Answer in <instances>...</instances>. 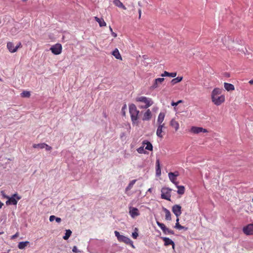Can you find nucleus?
Here are the masks:
<instances>
[{
  "label": "nucleus",
  "instance_id": "1",
  "mask_svg": "<svg viewBox=\"0 0 253 253\" xmlns=\"http://www.w3.org/2000/svg\"><path fill=\"white\" fill-rule=\"evenodd\" d=\"M222 90L221 88H214L211 92V100L216 106H219L225 101L224 95L221 94Z\"/></svg>",
  "mask_w": 253,
  "mask_h": 253
},
{
  "label": "nucleus",
  "instance_id": "2",
  "mask_svg": "<svg viewBox=\"0 0 253 253\" xmlns=\"http://www.w3.org/2000/svg\"><path fill=\"white\" fill-rule=\"evenodd\" d=\"M135 100L137 102L143 104V105H139L138 106L140 109H147L153 104V101L151 98L143 96L136 97Z\"/></svg>",
  "mask_w": 253,
  "mask_h": 253
},
{
  "label": "nucleus",
  "instance_id": "3",
  "mask_svg": "<svg viewBox=\"0 0 253 253\" xmlns=\"http://www.w3.org/2000/svg\"><path fill=\"white\" fill-rule=\"evenodd\" d=\"M129 111L132 124L138 125V119L139 111L137 109L134 104H132L129 106Z\"/></svg>",
  "mask_w": 253,
  "mask_h": 253
},
{
  "label": "nucleus",
  "instance_id": "4",
  "mask_svg": "<svg viewBox=\"0 0 253 253\" xmlns=\"http://www.w3.org/2000/svg\"><path fill=\"white\" fill-rule=\"evenodd\" d=\"M114 233L119 242H123L127 245H130L133 248H134L133 242L129 238L124 235H120V233L117 231H115Z\"/></svg>",
  "mask_w": 253,
  "mask_h": 253
},
{
  "label": "nucleus",
  "instance_id": "5",
  "mask_svg": "<svg viewBox=\"0 0 253 253\" xmlns=\"http://www.w3.org/2000/svg\"><path fill=\"white\" fill-rule=\"evenodd\" d=\"M172 190L168 187H163L161 189V198L170 201L171 192Z\"/></svg>",
  "mask_w": 253,
  "mask_h": 253
},
{
  "label": "nucleus",
  "instance_id": "6",
  "mask_svg": "<svg viewBox=\"0 0 253 253\" xmlns=\"http://www.w3.org/2000/svg\"><path fill=\"white\" fill-rule=\"evenodd\" d=\"M189 131L193 134H197L201 132L203 133H207L208 132V130L202 127H198V126H193L191 127L190 129L189 130Z\"/></svg>",
  "mask_w": 253,
  "mask_h": 253
},
{
  "label": "nucleus",
  "instance_id": "7",
  "mask_svg": "<svg viewBox=\"0 0 253 253\" xmlns=\"http://www.w3.org/2000/svg\"><path fill=\"white\" fill-rule=\"evenodd\" d=\"M21 197L19 196L17 194H13L12 197H9V199L6 202L7 205H16L17 204L18 200L21 199Z\"/></svg>",
  "mask_w": 253,
  "mask_h": 253
},
{
  "label": "nucleus",
  "instance_id": "8",
  "mask_svg": "<svg viewBox=\"0 0 253 253\" xmlns=\"http://www.w3.org/2000/svg\"><path fill=\"white\" fill-rule=\"evenodd\" d=\"M50 50L51 51L53 54L55 55H59L62 52V47L61 44L56 43L52 45L50 47Z\"/></svg>",
  "mask_w": 253,
  "mask_h": 253
},
{
  "label": "nucleus",
  "instance_id": "9",
  "mask_svg": "<svg viewBox=\"0 0 253 253\" xmlns=\"http://www.w3.org/2000/svg\"><path fill=\"white\" fill-rule=\"evenodd\" d=\"M157 225L161 228L163 232L165 234L168 233L170 234H174V231L166 227L164 223H161L159 221H157Z\"/></svg>",
  "mask_w": 253,
  "mask_h": 253
},
{
  "label": "nucleus",
  "instance_id": "10",
  "mask_svg": "<svg viewBox=\"0 0 253 253\" xmlns=\"http://www.w3.org/2000/svg\"><path fill=\"white\" fill-rule=\"evenodd\" d=\"M172 211L175 215L177 218H179V216L182 213L181 207L179 205H174L172 207Z\"/></svg>",
  "mask_w": 253,
  "mask_h": 253
},
{
  "label": "nucleus",
  "instance_id": "11",
  "mask_svg": "<svg viewBox=\"0 0 253 253\" xmlns=\"http://www.w3.org/2000/svg\"><path fill=\"white\" fill-rule=\"evenodd\" d=\"M243 232L247 235H253V224H249L243 229Z\"/></svg>",
  "mask_w": 253,
  "mask_h": 253
},
{
  "label": "nucleus",
  "instance_id": "12",
  "mask_svg": "<svg viewBox=\"0 0 253 253\" xmlns=\"http://www.w3.org/2000/svg\"><path fill=\"white\" fill-rule=\"evenodd\" d=\"M129 213L132 218H134L140 215L138 209L132 207L129 208Z\"/></svg>",
  "mask_w": 253,
  "mask_h": 253
},
{
  "label": "nucleus",
  "instance_id": "13",
  "mask_svg": "<svg viewBox=\"0 0 253 253\" xmlns=\"http://www.w3.org/2000/svg\"><path fill=\"white\" fill-rule=\"evenodd\" d=\"M165 80L164 78H157L155 79L154 81V83L151 86V88L152 89H155L159 86L160 84H161Z\"/></svg>",
  "mask_w": 253,
  "mask_h": 253
},
{
  "label": "nucleus",
  "instance_id": "14",
  "mask_svg": "<svg viewBox=\"0 0 253 253\" xmlns=\"http://www.w3.org/2000/svg\"><path fill=\"white\" fill-rule=\"evenodd\" d=\"M152 118V113L150 109H147L144 113L142 117L143 121H149Z\"/></svg>",
  "mask_w": 253,
  "mask_h": 253
},
{
  "label": "nucleus",
  "instance_id": "15",
  "mask_svg": "<svg viewBox=\"0 0 253 253\" xmlns=\"http://www.w3.org/2000/svg\"><path fill=\"white\" fill-rule=\"evenodd\" d=\"M161 239H162L164 241V245L165 246L172 245L173 249H174V243L171 239L167 237H161Z\"/></svg>",
  "mask_w": 253,
  "mask_h": 253
},
{
  "label": "nucleus",
  "instance_id": "16",
  "mask_svg": "<svg viewBox=\"0 0 253 253\" xmlns=\"http://www.w3.org/2000/svg\"><path fill=\"white\" fill-rule=\"evenodd\" d=\"M142 145L145 147L146 150L152 151L153 150L152 144L147 140H144L142 142Z\"/></svg>",
  "mask_w": 253,
  "mask_h": 253
},
{
  "label": "nucleus",
  "instance_id": "17",
  "mask_svg": "<svg viewBox=\"0 0 253 253\" xmlns=\"http://www.w3.org/2000/svg\"><path fill=\"white\" fill-rule=\"evenodd\" d=\"M165 125H159V126L157 128L156 134L160 138L163 137V128L164 127Z\"/></svg>",
  "mask_w": 253,
  "mask_h": 253
},
{
  "label": "nucleus",
  "instance_id": "18",
  "mask_svg": "<svg viewBox=\"0 0 253 253\" xmlns=\"http://www.w3.org/2000/svg\"><path fill=\"white\" fill-rule=\"evenodd\" d=\"M7 48L9 51V52L11 53H14L16 52V48L14 46V45L12 42H8L7 43Z\"/></svg>",
  "mask_w": 253,
  "mask_h": 253
},
{
  "label": "nucleus",
  "instance_id": "19",
  "mask_svg": "<svg viewBox=\"0 0 253 253\" xmlns=\"http://www.w3.org/2000/svg\"><path fill=\"white\" fill-rule=\"evenodd\" d=\"M163 210L165 213V219L168 221H170L171 220V214L169 210L166 209V208H163Z\"/></svg>",
  "mask_w": 253,
  "mask_h": 253
},
{
  "label": "nucleus",
  "instance_id": "20",
  "mask_svg": "<svg viewBox=\"0 0 253 253\" xmlns=\"http://www.w3.org/2000/svg\"><path fill=\"white\" fill-rule=\"evenodd\" d=\"M170 125L175 129V131H177L179 129V123L174 119H172L171 120Z\"/></svg>",
  "mask_w": 253,
  "mask_h": 253
},
{
  "label": "nucleus",
  "instance_id": "21",
  "mask_svg": "<svg viewBox=\"0 0 253 253\" xmlns=\"http://www.w3.org/2000/svg\"><path fill=\"white\" fill-rule=\"evenodd\" d=\"M165 117V114L163 112H161L158 116L157 123L159 125H165V124L163 123V122L164 120V118Z\"/></svg>",
  "mask_w": 253,
  "mask_h": 253
},
{
  "label": "nucleus",
  "instance_id": "22",
  "mask_svg": "<svg viewBox=\"0 0 253 253\" xmlns=\"http://www.w3.org/2000/svg\"><path fill=\"white\" fill-rule=\"evenodd\" d=\"M224 87L228 91H233L235 89V87L233 84L227 83H224Z\"/></svg>",
  "mask_w": 253,
  "mask_h": 253
},
{
  "label": "nucleus",
  "instance_id": "23",
  "mask_svg": "<svg viewBox=\"0 0 253 253\" xmlns=\"http://www.w3.org/2000/svg\"><path fill=\"white\" fill-rule=\"evenodd\" d=\"M113 3L118 7L122 8L124 10L126 9V7L123 4V3L120 0H114Z\"/></svg>",
  "mask_w": 253,
  "mask_h": 253
},
{
  "label": "nucleus",
  "instance_id": "24",
  "mask_svg": "<svg viewBox=\"0 0 253 253\" xmlns=\"http://www.w3.org/2000/svg\"><path fill=\"white\" fill-rule=\"evenodd\" d=\"M94 19L98 23L100 27H104L106 26V23L103 18H99L95 16L94 17Z\"/></svg>",
  "mask_w": 253,
  "mask_h": 253
},
{
  "label": "nucleus",
  "instance_id": "25",
  "mask_svg": "<svg viewBox=\"0 0 253 253\" xmlns=\"http://www.w3.org/2000/svg\"><path fill=\"white\" fill-rule=\"evenodd\" d=\"M169 178L170 181L173 183L175 186H177V185L178 184V182L176 181V177L173 175L172 174H171L170 173H169L168 174Z\"/></svg>",
  "mask_w": 253,
  "mask_h": 253
},
{
  "label": "nucleus",
  "instance_id": "26",
  "mask_svg": "<svg viewBox=\"0 0 253 253\" xmlns=\"http://www.w3.org/2000/svg\"><path fill=\"white\" fill-rule=\"evenodd\" d=\"M29 244V241L21 242L19 243L18 248L20 250H23Z\"/></svg>",
  "mask_w": 253,
  "mask_h": 253
},
{
  "label": "nucleus",
  "instance_id": "27",
  "mask_svg": "<svg viewBox=\"0 0 253 253\" xmlns=\"http://www.w3.org/2000/svg\"><path fill=\"white\" fill-rule=\"evenodd\" d=\"M112 54L116 59L122 60V56L119 52V50L117 48H116L114 50H113Z\"/></svg>",
  "mask_w": 253,
  "mask_h": 253
},
{
  "label": "nucleus",
  "instance_id": "28",
  "mask_svg": "<svg viewBox=\"0 0 253 253\" xmlns=\"http://www.w3.org/2000/svg\"><path fill=\"white\" fill-rule=\"evenodd\" d=\"M156 174L157 175H160L161 173V168H160V161L159 159H157L156 160Z\"/></svg>",
  "mask_w": 253,
  "mask_h": 253
},
{
  "label": "nucleus",
  "instance_id": "29",
  "mask_svg": "<svg viewBox=\"0 0 253 253\" xmlns=\"http://www.w3.org/2000/svg\"><path fill=\"white\" fill-rule=\"evenodd\" d=\"M176 187L178 188L177 191V193L179 195H183L185 192V187L184 186H179L178 184Z\"/></svg>",
  "mask_w": 253,
  "mask_h": 253
},
{
  "label": "nucleus",
  "instance_id": "30",
  "mask_svg": "<svg viewBox=\"0 0 253 253\" xmlns=\"http://www.w3.org/2000/svg\"><path fill=\"white\" fill-rule=\"evenodd\" d=\"M175 227L179 230L184 229L185 230H187L188 229L187 227L183 226L179 223V218H177V219H176V223Z\"/></svg>",
  "mask_w": 253,
  "mask_h": 253
},
{
  "label": "nucleus",
  "instance_id": "31",
  "mask_svg": "<svg viewBox=\"0 0 253 253\" xmlns=\"http://www.w3.org/2000/svg\"><path fill=\"white\" fill-rule=\"evenodd\" d=\"M136 181V179L131 180L128 184V186L126 187V192H127V191L130 190L132 188L133 185L135 184Z\"/></svg>",
  "mask_w": 253,
  "mask_h": 253
},
{
  "label": "nucleus",
  "instance_id": "32",
  "mask_svg": "<svg viewBox=\"0 0 253 253\" xmlns=\"http://www.w3.org/2000/svg\"><path fill=\"white\" fill-rule=\"evenodd\" d=\"M183 79V77H177L175 78H174L172 80H171V83L172 84H176V83H178L179 82H180Z\"/></svg>",
  "mask_w": 253,
  "mask_h": 253
},
{
  "label": "nucleus",
  "instance_id": "33",
  "mask_svg": "<svg viewBox=\"0 0 253 253\" xmlns=\"http://www.w3.org/2000/svg\"><path fill=\"white\" fill-rule=\"evenodd\" d=\"M71 234L72 231L70 229L66 230L65 235L63 236V239L66 240H68L71 235Z\"/></svg>",
  "mask_w": 253,
  "mask_h": 253
},
{
  "label": "nucleus",
  "instance_id": "34",
  "mask_svg": "<svg viewBox=\"0 0 253 253\" xmlns=\"http://www.w3.org/2000/svg\"><path fill=\"white\" fill-rule=\"evenodd\" d=\"M44 145H45V143H39V144H34L33 145V147L34 148H39L40 149H43V148H44Z\"/></svg>",
  "mask_w": 253,
  "mask_h": 253
},
{
  "label": "nucleus",
  "instance_id": "35",
  "mask_svg": "<svg viewBox=\"0 0 253 253\" xmlns=\"http://www.w3.org/2000/svg\"><path fill=\"white\" fill-rule=\"evenodd\" d=\"M30 95V92L28 91H24L21 94V95L22 97H29Z\"/></svg>",
  "mask_w": 253,
  "mask_h": 253
},
{
  "label": "nucleus",
  "instance_id": "36",
  "mask_svg": "<svg viewBox=\"0 0 253 253\" xmlns=\"http://www.w3.org/2000/svg\"><path fill=\"white\" fill-rule=\"evenodd\" d=\"M135 231L132 233V236L133 238H134V239H136L138 236V234L137 232L138 231L137 228H135Z\"/></svg>",
  "mask_w": 253,
  "mask_h": 253
},
{
  "label": "nucleus",
  "instance_id": "37",
  "mask_svg": "<svg viewBox=\"0 0 253 253\" xmlns=\"http://www.w3.org/2000/svg\"><path fill=\"white\" fill-rule=\"evenodd\" d=\"M144 147L143 146V145H142V146L140 147L137 149V152L140 154L144 153Z\"/></svg>",
  "mask_w": 253,
  "mask_h": 253
},
{
  "label": "nucleus",
  "instance_id": "38",
  "mask_svg": "<svg viewBox=\"0 0 253 253\" xmlns=\"http://www.w3.org/2000/svg\"><path fill=\"white\" fill-rule=\"evenodd\" d=\"M73 252L75 253H81V251L79 250L76 246H74L72 249Z\"/></svg>",
  "mask_w": 253,
  "mask_h": 253
},
{
  "label": "nucleus",
  "instance_id": "39",
  "mask_svg": "<svg viewBox=\"0 0 253 253\" xmlns=\"http://www.w3.org/2000/svg\"><path fill=\"white\" fill-rule=\"evenodd\" d=\"M182 102V100H180L179 101H178L177 102H171V105L172 106H176L177 105H178L179 103H181Z\"/></svg>",
  "mask_w": 253,
  "mask_h": 253
},
{
  "label": "nucleus",
  "instance_id": "40",
  "mask_svg": "<svg viewBox=\"0 0 253 253\" xmlns=\"http://www.w3.org/2000/svg\"><path fill=\"white\" fill-rule=\"evenodd\" d=\"M19 232H17L14 235H13L12 236H11L10 239L11 240H14L16 238L18 237L19 236Z\"/></svg>",
  "mask_w": 253,
  "mask_h": 253
},
{
  "label": "nucleus",
  "instance_id": "41",
  "mask_svg": "<svg viewBox=\"0 0 253 253\" xmlns=\"http://www.w3.org/2000/svg\"><path fill=\"white\" fill-rule=\"evenodd\" d=\"M176 72L169 73V77L174 78L176 76Z\"/></svg>",
  "mask_w": 253,
  "mask_h": 253
},
{
  "label": "nucleus",
  "instance_id": "42",
  "mask_svg": "<svg viewBox=\"0 0 253 253\" xmlns=\"http://www.w3.org/2000/svg\"><path fill=\"white\" fill-rule=\"evenodd\" d=\"M44 146V148H45V149L47 151H50L52 149V147L51 146L48 145L47 144H46L45 143V145Z\"/></svg>",
  "mask_w": 253,
  "mask_h": 253
},
{
  "label": "nucleus",
  "instance_id": "43",
  "mask_svg": "<svg viewBox=\"0 0 253 253\" xmlns=\"http://www.w3.org/2000/svg\"><path fill=\"white\" fill-rule=\"evenodd\" d=\"M171 174H172L173 175H174V176L175 177H177L179 176V173L178 171H175L174 172H170Z\"/></svg>",
  "mask_w": 253,
  "mask_h": 253
},
{
  "label": "nucleus",
  "instance_id": "44",
  "mask_svg": "<svg viewBox=\"0 0 253 253\" xmlns=\"http://www.w3.org/2000/svg\"><path fill=\"white\" fill-rule=\"evenodd\" d=\"M169 72H167V71H165L164 72V73H163L162 75H161V76L162 77H165V76H167V77H169Z\"/></svg>",
  "mask_w": 253,
  "mask_h": 253
},
{
  "label": "nucleus",
  "instance_id": "45",
  "mask_svg": "<svg viewBox=\"0 0 253 253\" xmlns=\"http://www.w3.org/2000/svg\"><path fill=\"white\" fill-rule=\"evenodd\" d=\"M55 217H56L54 215H51V216H50V217H49V221L50 222L53 221L54 219H55Z\"/></svg>",
  "mask_w": 253,
  "mask_h": 253
},
{
  "label": "nucleus",
  "instance_id": "46",
  "mask_svg": "<svg viewBox=\"0 0 253 253\" xmlns=\"http://www.w3.org/2000/svg\"><path fill=\"white\" fill-rule=\"evenodd\" d=\"M22 46L21 43L20 42H19L17 45L15 46V48H16V51L17 50L18 48L19 47H21Z\"/></svg>",
  "mask_w": 253,
  "mask_h": 253
},
{
  "label": "nucleus",
  "instance_id": "47",
  "mask_svg": "<svg viewBox=\"0 0 253 253\" xmlns=\"http://www.w3.org/2000/svg\"><path fill=\"white\" fill-rule=\"evenodd\" d=\"M55 220L57 222L60 223L61 221V219L60 217H55Z\"/></svg>",
  "mask_w": 253,
  "mask_h": 253
},
{
  "label": "nucleus",
  "instance_id": "48",
  "mask_svg": "<svg viewBox=\"0 0 253 253\" xmlns=\"http://www.w3.org/2000/svg\"><path fill=\"white\" fill-rule=\"evenodd\" d=\"M111 35L114 38H116L117 37V34L116 33L114 32L111 33Z\"/></svg>",
  "mask_w": 253,
  "mask_h": 253
},
{
  "label": "nucleus",
  "instance_id": "49",
  "mask_svg": "<svg viewBox=\"0 0 253 253\" xmlns=\"http://www.w3.org/2000/svg\"><path fill=\"white\" fill-rule=\"evenodd\" d=\"M138 12H139V18L140 19L141 17V10L140 9H139Z\"/></svg>",
  "mask_w": 253,
  "mask_h": 253
},
{
  "label": "nucleus",
  "instance_id": "50",
  "mask_svg": "<svg viewBox=\"0 0 253 253\" xmlns=\"http://www.w3.org/2000/svg\"><path fill=\"white\" fill-rule=\"evenodd\" d=\"M249 84H253V80H250L249 82Z\"/></svg>",
  "mask_w": 253,
  "mask_h": 253
},
{
  "label": "nucleus",
  "instance_id": "51",
  "mask_svg": "<svg viewBox=\"0 0 253 253\" xmlns=\"http://www.w3.org/2000/svg\"><path fill=\"white\" fill-rule=\"evenodd\" d=\"M3 205V204L0 201V209H1Z\"/></svg>",
  "mask_w": 253,
  "mask_h": 253
},
{
  "label": "nucleus",
  "instance_id": "52",
  "mask_svg": "<svg viewBox=\"0 0 253 253\" xmlns=\"http://www.w3.org/2000/svg\"><path fill=\"white\" fill-rule=\"evenodd\" d=\"M109 30H110V32H111V33H112V32H113V29H112V28H111V26H109Z\"/></svg>",
  "mask_w": 253,
  "mask_h": 253
},
{
  "label": "nucleus",
  "instance_id": "53",
  "mask_svg": "<svg viewBox=\"0 0 253 253\" xmlns=\"http://www.w3.org/2000/svg\"><path fill=\"white\" fill-rule=\"evenodd\" d=\"M148 192H152V189H151V188H149V189L148 190Z\"/></svg>",
  "mask_w": 253,
  "mask_h": 253
},
{
  "label": "nucleus",
  "instance_id": "54",
  "mask_svg": "<svg viewBox=\"0 0 253 253\" xmlns=\"http://www.w3.org/2000/svg\"><path fill=\"white\" fill-rule=\"evenodd\" d=\"M4 198L7 199L8 200L9 199V196H4Z\"/></svg>",
  "mask_w": 253,
  "mask_h": 253
},
{
  "label": "nucleus",
  "instance_id": "55",
  "mask_svg": "<svg viewBox=\"0 0 253 253\" xmlns=\"http://www.w3.org/2000/svg\"><path fill=\"white\" fill-rule=\"evenodd\" d=\"M125 134L124 133H122V134L121 135V137L122 138L123 136H124Z\"/></svg>",
  "mask_w": 253,
  "mask_h": 253
},
{
  "label": "nucleus",
  "instance_id": "56",
  "mask_svg": "<svg viewBox=\"0 0 253 253\" xmlns=\"http://www.w3.org/2000/svg\"><path fill=\"white\" fill-rule=\"evenodd\" d=\"M3 233V232H0V235L2 234Z\"/></svg>",
  "mask_w": 253,
  "mask_h": 253
},
{
  "label": "nucleus",
  "instance_id": "57",
  "mask_svg": "<svg viewBox=\"0 0 253 253\" xmlns=\"http://www.w3.org/2000/svg\"><path fill=\"white\" fill-rule=\"evenodd\" d=\"M24 1H27V0H23Z\"/></svg>",
  "mask_w": 253,
  "mask_h": 253
}]
</instances>
